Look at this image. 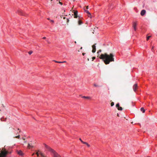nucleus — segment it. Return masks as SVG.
I'll return each mask as SVG.
<instances>
[{
    "mask_svg": "<svg viewBox=\"0 0 157 157\" xmlns=\"http://www.w3.org/2000/svg\"><path fill=\"white\" fill-rule=\"evenodd\" d=\"M137 84H135L133 85V90L134 91H135L137 89Z\"/></svg>",
    "mask_w": 157,
    "mask_h": 157,
    "instance_id": "obj_7",
    "label": "nucleus"
},
{
    "mask_svg": "<svg viewBox=\"0 0 157 157\" xmlns=\"http://www.w3.org/2000/svg\"><path fill=\"white\" fill-rule=\"evenodd\" d=\"M25 143H26V141H25Z\"/></svg>",
    "mask_w": 157,
    "mask_h": 157,
    "instance_id": "obj_46",
    "label": "nucleus"
},
{
    "mask_svg": "<svg viewBox=\"0 0 157 157\" xmlns=\"http://www.w3.org/2000/svg\"><path fill=\"white\" fill-rule=\"evenodd\" d=\"M94 86H98V85H97L96 84H94Z\"/></svg>",
    "mask_w": 157,
    "mask_h": 157,
    "instance_id": "obj_33",
    "label": "nucleus"
},
{
    "mask_svg": "<svg viewBox=\"0 0 157 157\" xmlns=\"http://www.w3.org/2000/svg\"><path fill=\"white\" fill-rule=\"evenodd\" d=\"M36 154L37 155V156H38L39 155V153L38 152H37L36 153Z\"/></svg>",
    "mask_w": 157,
    "mask_h": 157,
    "instance_id": "obj_27",
    "label": "nucleus"
},
{
    "mask_svg": "<svg viewBox=\"0 0 157 157\" xmlns=\"http://www.w3.org/2000/svg\"><path fill=\"white\" fill-rule=\"evenodd\" d=\"M96 44H95L92 46V48H93L92 52L93 53H94L96 51V46L95 45Z\"/></svg>",
    "mask_w": 157,
    "mask_h": 157,
    "instance_id": "obj_5",
    "label": "nucleus"
},
{
    "mask_svg": "<svg viewBox=\"0 0 157 157\" xmlns=\"http://www.w3.org/2000/svg\"><path fill=\"white\" fill-rule=\"evenodd\" d=\"M53 61L54 62H56V63H63L66 62V61H63V62H61V61H56L55 60H53Z\"/></svg>",
    "mask_w": 157,
    "mask_h": 157,
    "instance_id": "obj_9",
    "label": "nucleus"
},
{
    "mask_svg": "<svg viewBox=\"0 0 157 157\" xmlns=\"http://www.w3.org/2000/svg\"><path fill=\"white\" fill-rule=\"evenodd\" d=\"M79 140H80V141L83 143H83H84L85 142L83 141L81 138H79Z\"/></svg>",
    "mask_w": 157,
    "mask_h": 157,
    "instance_id": "obj_25",
    "label": "nucleus"
},
{
    "mask_svg": "<svg viewBox=\"0 0 157 157\" xmlns=\"http://www.w3.org/2000/svg\"><path fill=\"white\" fill-rule=\"evenodd\" d=\"M153 49H154V47L152 46V48H151V50L153 52Z\"/></svg>",
    "mask_w": 157,
    "mask_h": 157,
    "instance_id": "obj_31",
    "label": "nucleus"
},
{
    "mask_svg": "<svg viewBox=\"0 0 157 157\" xmlns=\"http://www.w3.org/2000/svg\"><path fill=\"white\" fill-rule=\"evenodd\" d=\"M8 153V152L5 150H2L0 153V157H6Z\"/></svg>",
    "mask_w": 157,
    "mask_h": 157,
    "instance_id": "obj_3",
    "label": "nucleus"
},
{
    "mask_svg": "<svg viewBox=\"0 0 157 157\" xmlns=\"http://www.w3.org/2000/svg\"><path fill=\"white\" fill-rule=\"evenodd\" d=\"M114 105V103L113 102H112L111 103V106H113Z\"/></svg>",
    "mask_w": 157,
    "mask_h": 157,
    "instance_id": "obj_24",
    "label": "nucleus"
},
{
    "mask_svg": "<svg viewBox=\"0 0 157 157\" xmlns=\"http://www.w3.org/2000/svg\"><path fill=\"white\" fill-rule=\"evenodd\" d=\"M82 24V21L80 20H79L78 21V24L79 25H80Z\"/></svg>",
    "mask_w": 157,
    "mask_h": 157,
    "instance_id": "obj_12",
    "label": "nucleus"
},
{
    "mask_svg": "<svg viewBox=\"0 0 157 157\" xmlns=\"http://www.w3.org/2000/svg\"><path fill=\"white\" fill-rule=\"evenodd\" d=\"M83 144H86L88 147H90V145L88 143L85 142L84 143H83Z\"/></svg>",
    "mask_w": 157,
    "mask_h": 157,
    "instance_id": "obj_16",
    "label": "nucleus"
},
{
    "mask_svg": "<svg viewBox=\"0 0 157 157\" xmlns=\"http://www.w3.org/2000/svg\"><path fill=\"white\" fill-rule=\"evenodd\" d=\"M114 55L112 53H110L108 54L107 53L101 54L99 58L102 59L105 64H108L110 62H114Z\"/></svg>",
    "mask_w": 157,
    "mask_h": 157,
    "instance_id": "obj_1",
    "label": "nucleus"
},
{
    "mask_svg": "<svg viewBox=\"0 0 157 157\" xmlns=\"http://www.w3.org/2000/svg\"><path fill=\"white\" fill-rule=\"evenodd\" d=\"M69 20L68 19H67V22L68 23L69 22Z\"/></svg>",
    "mask_w": 157,
    "mask_h": 157,
    "instance_id": "obj_30",
    "label": "nucleus"
},
{
    "mask_svg": "<svg viewBox=\"0 0 157 157\" xmlns=\"http://www.w3.org/2000/svg\"><path fill=\"white\" fill-rule=\"evenodd\" d=\"M117 116H119V114H118V113L117 114Z\"/></svg>",
    "mask_w": 157,
    "mask_h": 157,
    "instance_id": "obj_43",
    "label": "nucleus"
},
{
    "mask_svg": "<svg viewBox=\"0 0 157 157\" xmlns=\"http://www.w3.org/2000/svg\"><path fill=\"white\" fill-rule=\"evenodd\" d=\"M18 154L21 155H23V153L21 151H19L18 152Z\"/></svg>",
    "mask_w": 157,
    "mask_h": 157,
    "instance_id": "obj_11",
    "label": "nucleus"
},
{
    "mask_svg": "<svg viewBox=\"0 0 157 157\" xmlns=\"http://www.w3.org/2000/svg\"><path fill=\"white\" fill-rule=\"evenodd\" d=\"M78 12L77 11H75L74 12V17L75 18H77L78 16Z\"/></svg>",
    "mask_w": 157,
    "mask_h": 157,
    "instance_id": "obj_6",
    "label": "nucleus"
},
{
    "mask_svg": "<svg viewBox=\"0 0 157 157\" xmlns=\"http://www.w3.org/2000/svg\"><path fill=\"white\" fill-rule=\"evenodd\" d=\"M88 60L89 61V58L88 59Z\"/></svg>",
    "mask_w": 157,
    "mask_h": 157,
    "instance_id": "obj_45",
    "label": "nucleus"
},
{
    "mask_svg": "<svg viewBox=\"0 0 157 157\" xmlns=\"http://www.w3.org/2000/svg\"><path fill=\"white\" fill-rule=\"evenodd\" d=\"M120 106V105H119V103H117L116 105V107L117 108H118Z\"/></svg>",
    "mask_w": 157,
    "mask_h": 157,
    "instance_id": "obj_21",
    "label": "nucleus"
},
{
    "mask_svg": "<svg viewBox=\"0 0 157 157\" xmlns=\"http://www.w3.org/2000/svg\"><path fill=\"white\" fill-rule=\"evenodd\" d=\"M47 19H48V20H50H50H50V19L49 18H47Z\"/></svg>",
    "mask_w": 157,
    "mask_h": 157,
    "instance_id": "obj_38",
    "label": "nucleus"
},
{
    "mask_svg": "<svg viewBox=\"0 0 157 157\" xmlns=\"http://www.w3.org/2000/svg\"><path fill=\"white\" fill-rule=\"evenodd\" d=\"M85 11L86 12V13H87L88 15H90V16H91V14L88 11V10H85Z\"/></svg>",
    "mask_w": 157,
    "mask_h": 157,
    "instance_id": "obj_17",
    "label": "nucleus"
},
{
    "mask_svg": "<svg viewBox=\"0 0 157 157\" xmlns=\"http://www.w3.org/2000/svg\"><path fill=\"white\" fill-rule=\"evenodd\" d=\"M117 109L119 110H122V108L121 107L119 106L118 108H117Z\"/></svg>",
    "mask_w": 157,
    "mask_h": 157,
    "instance_id": "obj_19",
    "label": "nucleus"
},
{
    "mask_svg": "<svg viewBox=\"0 0 157 157\" xmlns=\"http://www.w3.org/2000/svg\"><path fill=\"white\" fill-rule=\"evenodd\" d=\"M22 139H23V140H25V138H22Z\"/></svg>",
    "mask_w": 157,
    "mask_h": 157,
    "instance_id": "obj_39",
    "label": "nucleus"
},
{
    "mask_svg": "<svg viewBox=\"0 0 157 157\" xmlns=\"http://www.w3.org/2000/svg\"><path fill=\"white\" fill-rule=\"evenodd\" d=\"M146 13V11L144 10H142L140 13V14L141 16H144Z\"/></svg>",
    "mask_w": 157,
    "mask_h": 157,
    "instance_id": "obj_8",
    "label": "nucleus"
},
{
    "mask_svg": "<svg viewBox=\"0 0 157 157\" xmlns=\"http://www.w3.org/2000/svg\"><path fill=\"white\" fill-rule=\"evenodd\" d=\"M33 53V51H30L28 53L29 54V55H31V54H32Z\"/></svg>",
    "mask_w": 157,
    "mask_h": 157,
    "instance_id": "obj_23",
    "label": "nucleus"
},
{
    "mask_svg": "<svg viewBox=\"0 0 157 157\" xmlns=\"http://www.w3.org/2000/svg\"><path fill=\"white\" fill-rule=\"evenodd\" d=\"M92 61H93L94 59H95V57H93L92 58Z\"/></svg>",
    "mask_w": 157,
    "mask_h": 157,
    "instance_id": "obj_26",
    "label": "nucleus"
},
{
    "mask_svg": "<svg viewBox=\"0 0 157 157\" xmlns=\"http://www.w3.org/2000/svg\"><path fill=\"white\" fill-rule=\"evenodd\" d=\"M63 19H65V17H63Z\"/></svg>",
    "mask_w": 157,
    "mask_h": 157,
    "instance_id": "obj_40",
    "label": "nucleus"
},
{
    "mask_svg": "<svg viewBox=\"0 0 157 157\" xmlns=\"http://www.w3.org/2000/svg\"><path fill=\"white\" fill-rule=\"evenodd\" d=\"M140 110L141 111L143 112V113H144L145 112V110L143 107L141 108L140 109Z\"/></svg>",
    "mask_w": 157,
    "mask_h": 157,
    "instance_id": "obj_15",
    "label": "nucleus"
},
{
    "mask_svg": "<svg viewBox=\"0 0 157 157\" xmlns=\"http://www.w3.org/2000/svg\"><path fill=\"white\" fill-rule=\"evenodd\" d=\"M33 146L32 145V144H28V147L29 148H30V147H33Z\"/></svg>",
    "mask_w": 157,
    "mask_h": 157,
    "instance_id": "obj_10",
    "label": "nucleus"
},
{
    "mask_svg": "<svg viewBox=\"0 0 157 157\" xmlns=\"http://www.w3.org/2000/svg\"><path fill=\"white\" fill-rule=\"evenodd\" d=\"M43 39H46V37H44L43 38Z\"/></svg>",
    "mask_w": 157,
    "mask_h": 157,
    "instance_id": "obj_37",
    "label": "nucleus"
},
{
    "mask_svg": "<svg viewBox=\"0 0 157 157\" xmlns=\"http://www.w3.org/2000/svg\"><path fill=\"white\" fill-rule=\"evenodd\" d=\"M59 3L61 4V5H62L63 4L62 2H59Z\"/></svg>",
    "mask_w": 157,
    "mask_h": 157,
    "instance_id": "obj_34",
    "label": "nucleus"
},
{
    "mask_svg": "<svg viewBox=\"0 0 157 157\" xmlns=\"http://www.w3.org/2000/svg\"><path fill=\"white\" fill-rule=\"evenodd\" d=\"M34 155V153H33V154H32V155L33 156V155Z\"/></svg>",
    "mask_w": 157,
    "mask_h": 157,
    "instance_id": "obj_41",
    "label": "nucleus"
},
{
    "mask_svg": "<svg viewBox=\"0 0 157 157\" xmlns=\"http://www.w3.org/2000/svg\"><path fill=\"white\" fill-rule=\"evenodd\" d=\"M82 49V47H81V48H80V49Z\"/></svg>",
    "mask_w": 157,
    "mask_h": 157,
    "instance_id": "obj_42",
    "label": "nucleus"
},
{
    "mask_svg": "<svg viewBox=\"0 0 157 157\" xmlns=\"http://www.w3.org/2000/svg\"><path fill=\"white\" fill-rule=\"evenodd\" d=\"M88 16L89 17H90V18H91L92 17H91V16H90V15H88Z\"/></svg>",
    "mask_w": 157,
    "mask_h": 157,
    "instance_id": "obj_32",
    "label": "nucleus"
},
{
    "mask_svg": "<svg viewBox=\"0 0 157 157\" xmlns=\"http://www.w3.org/2000/svg\"><path fill=\"white\" fill-rule=\"evenodd\" d=\"M18 13L21 15H24L22 13L21 10H19L18 11Z\"/></svg>",
    "mask_w": 157,
    "mask_h": 157,
    "instance_id": "obj_14",
    "label": "nucleus"
},
{
    "mask_svg": "<svg viewBox=\"0 0 157 157\" xmlns=\"http://www.w3.org/2000/svg\"><path fill=\"white\" fill-rule=\"evenodd\" d=\"M52 0H51V1H52Z\"/></svg>",
    "mask_w": 157,
    "mask_h": 157,
    "instance_id": "obj_47",
    "label": "nucleus"
},
{
    "mask_svg": "<svg viewBox=\"0 0 157 157\" xmlns=\"http://www.w3.org/2000/svg\"><path fill=\"white\" fill-rule=\"evenodd\" d=\"M46 148L49 151L52 153L54 157H61L60 155L53 149L45 144H44Z\"/></svg>",
    "mask_w": 157,
    "mask_h": 157,
    "instance_id": "obj_2",
    "label": "nucleus"
},
{
    "mask_svg": "<svg viewBox=\"0 0 157 157\" xmlns=\"http://www.w3.org/2000/svg\"><path fill=\"white\" fill-rule=\"evenodd\" d=\"M40 155L42 157H46L44 154L42 153H40Z\"/></svg>",
    "mask_w": 157,
    "mask_h": 157,
    "instance_id": "obj_18",
    "label": "nucleus"
},
{
    "mask_svg": "<svg viewBox=\"0 0 157 157\" xmlns=\"http://www.w3.org/2000/svg\"><path fill=\"white\" fill-rule=\"evenodd\" d=\"M82 98H86V99H90V97H88V96L86 97V96H82Z\"/></svg>",
    "mask_w": 157,
    "mask_h": 157,
    "instance_id": "obj_13",
    "label": "nucleus"
},
{
    "mask_svg": "<svg viewBox=\"0 0 157 157\" xmlns=\"http://www.w3.org/2000/svg\"><path fill=\"white\" fill-rule=\"evenodd\" d=\"M20 135H18L17 136H16L14 137V138H18V139H19L20 138Z\"/></svg>",
    "mask_w": 157,
    "mask_h": 157,
    "instance_id": "obj_20",
    "label": "nucleus"
},
{
    "mask_svg": "<svg viewBox=\"0 0 157 157\" xmlns=\"http://www.w3.org/2000/svg\"><path fill=\"white\" fill-rule=\"evenodd\" d=\"M101 50H99L98 51V52H97V53H98L99 52H101Z\"/></svg>",
    "mask_w": 157,
    "mask_h": 157,
    "instance_id": "obj_29",
    "label": "nucleus"
},
{
    "mask_svg": "<svg viewBox=\"0 0 157 157\" xmlns=\"http://www.w3.org/2000/svg\"><path fill=\"white\" fill-rule=\"evenodd\" d=\"M18 130H20V129H19V128H18Z\"/></svg>",
    "mask_w": 157,
    "mask_h": 157,
    "instance_id": "obj_44",
    "label": "nucleus"
},
{
    "mask_svg": "<svg viewBox=\"0 0 157 157\" xmlns=\"http://www.w3.org/2000/svg\"><path fill=\"white\" fill-rule=\"evenodd\" d=\"M136 26L137 24L136 22H133L132 24V27L134 30L135 31H136Z\"/></svg>",
    "mask_w": 157,
    "mask_h": 157,
    "instance_id": "obj_4",
    "label": "nucleus"
},
{
    "mask_svg": "<svg viewBox=\"0 0 157 157\" xmlns=\"http://www.w3.org/2000/svg\"><path fill=\"white\" fill-rule=\"evenodd\" d=\"M151 36H149L147 37V40H148L149 39L150 37H151Z\"/></svg>",
    "mask_w": 157,
    "mask_h": 157,
    "instance_id": "obj_22",
    "label": "nucleus"
},
{
    "mask_svg": "<svg viewBox=\"0 0 157 157\" xmlns=\"http://www.w3.org/2000/svg\"><path fill=\"white\" fill-rule=\"evenodd\" d=\"M82 54L83 56H84L85 54V53H83Z\"/></svg>",
    "mask_w": 157,
    "mask_h": 157,
    "instance_id": "obj_35",
    "label": "nucleus"
},
{
    "mask_svg": "<svg viewBox=\"0 0 157 157\" xmlns=\"http://www.w3.org/2000/svg\"><path fill=\"white\" fill-rule=\"evenodd\" d=\"M50 21L52 23L54 22V21L52 20H50Z\"/></svg>",
    "mask_w": 157,
    "mask_h": 157,
    "instance_id": "obj_28",
    "label": "nucleus"
},
{
    "mask_svg": "<svg viewBox=\"0 0 157 157\" xmlns=\"http://www.w3.org/2000/svg\"><path fill=\"white\" fill-rule=\"evenodd\" d=\"M86 8L87 9H88V6H86Z\"/></svg>",
    "mask_w": 157,
    "mask_h": 157,
    "instance_id": "obj_36",
    "label": "nucleus"
}]
</instances>
